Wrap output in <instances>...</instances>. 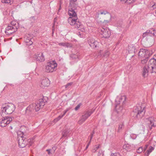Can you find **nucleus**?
<instances>
[{"label":"nucleus","mask_w":156,"mask_h":156,"mask_svg":"<svg viewBox=\"0 0 156 156\" xmlns=\"http://www.w3.org/2000/svg\"><path fill=\"white\" fill-rule=\"evenodd\" d=\"M148 53V50L143 48L140 49L138 52V56L140 58H147L146 55Z\"/></svg>","instance_id":"2eb2a0df"},{"label":"nucleus","mask_w":156,"mask_h":156,"mask_svg":"<svg viewBox=\"0 0 156 156\" xmlns=\"http://www.w3.org/2000/svg\"><path fill=\"white\" fill-rule=\"evenodd\" d=\"M124 123L123 122H121L119 126L118 129L117 130V132H120L122 129L124 128Z\"/></svg>","instance_id":"4be33fe9"},{"label":"nucleus","mask_w":156,"mask_h":156,"mask_svg":"<svg viewBox=\"0 0 156 156\" xmlns=\"http://www.w3.org/2000/svg\"><path fill=\"white\" fill-rule=\"evenodd\" d=\"M109 52L108 51H106L105 52V53L104 54V55L105 56L107 57V56H108L109 55Z\"/></svg>","instance_id":"c03bdc74"},{"label":"nucleus","mask_w":156,"mask_h":156,"mask_svg":"<svg viewBox=\"0 0 156 156\" xmlns=\"http://www.w3.org/2000/svg\"><path fill=\"white\" fill-rule=\"evenodd\" d=\"M104 153L102 150H100L98 152V156H104Z\"/></svg>","instance_id":"2f4dec72"},{"label":"nucleus","mask_w":156,"mask_h":156,"mask_svg":"<svg viewBox=\"0 0 156 156\" xmlns=\"http://www.w3.org/2000/svg\"><path fill=\"white\" fill-rule=\"evenodd\" d=\"M152 54V51H150L148 50V53L147 54V55H146V57H147V58H148L149 56L151 55Z\"/></svg>","instance_id":"e433bc0d"},{"label":"nucleus","mask_w":156,"mask_h":156,"mask_svg":"<svg viewBox=\"0 0 156 156\" xmlns=\"http://www.w3.org/2000/svg\"><path fill=\"white\" fill-rule=\"evenodd\" d=\"M56 19V18L54 19V20H55Z\"/></svg>","instance_id":"338daca9"},{"label":"nucleus","mask_w":156,"mask_h":156,"mask_svg":"<svg viewBox=\"0 0 156 156\" xmlns=\"http://www.w3.org/2000/svg\"><path fill=\"white\" fill-rule=\"evenodd\" d=\"M51 150V149H48L46 150V151L48 152V154H51L50 151Z\"/></svg>","instance_id":"6e6d98bb"},{"label":"nucleus","mask_w":156,"mask_h":156,"mask_svg":"<svg viewBox=\"0 0 156 156\" xmlns=\"http://www.w3.org/2000/svg\"><path fill=\"white\" fill-rule=\"evenodd\" d=\"M69 110V109H67L65 110L64 112V113L62 115H63V116H64L66 114L67 112Z\"/></svg>","instance_id":"8fccbe9b"},{"label":"nucleus","mask_w":156,"mask_h":156,"mask_svg":"<svg viewBox=\"0 0 156 156\" xmlns=\"http://www.w3.org/2000/svg\"><path fill=\"white\" fill-rule=\"evenodd\" d=\"M82 105L81 103H80L77 106H76L75 108V110L76 111L77 110L80 108V106Z\"/></svg>","instance_id":"a19ab883"},{"label":"nucleus","mask_w":156,"mask_h":156,"mask_svg":"<svg viewBox=\"0 0 156 156\" xmlns=\"http://www.w3.org/2000/svg\"><path fill=\"white\" fill-rule=\"evenodd\" d=\"M126 98L125 96H121L119 98H117L115 100L116 104L118 105L120 104L121 103L122 105L125 104Z\"/></svg>","instance_id":"f3484780"},{"label":"nucleus","mask_w":156,"mask_h":156,"mask_svg":"<svg viewBox=\"0 0 156 156\" xmlns=\"http://www.w3.org/2000/svg\"><path fill=\"white\" fill-rule=\"evenodd\" d=\"M136 136V135H134V134H132L131 135V137H132V136ZM136 136H135V138H134V137H133V139H135V138H136Z\"/></svg>","instance_id":"680f3d73"},{"label":"nucleus","mask_w":156,"mask_h":156,"mask_svg":"<svg viewBox=\"0 0 156 156\" xmlns=\"http://www.w3.org/2000/svg\"><path fill=\"white\" fill-rule=\"evenodd\" d=\"M2 2L3 3L9 4L11 2L10 0H2Z\"/></svg>","instance_id":"f704fd0d"},{"label":"nucleus","mask_w":156,"mask_h":156,"mask_svg":"<svg viewBox=\"0 0 156 156\" xmlns=\"http://www.w3.org/2000/svg\"><path fill=\"white\" fill-rule=\"evenodd\" d=\"M69 110V109H67L65 110L64 112V113L62 115H63V116H64L66 114L67 112Z\"/></svg>","instance_id":"864d4df0"},{"label":"nucleus","mask_w":156,"mask_h":156,"mask_svg":"<svg viewBox=\"0 0 156 156\" xmlns=\"http://www.w3.org/2000/svg\"><path fill=\"white\" fill-rule=\"evenodd\" d=\"M10 26L11 27H17V29L19 27L18 23L17 22L15 21H12Z\"/></svg>","instance_id":"5701e85b"},{"label":"nucleus","mask_w":156,"mask_h":156,"mask_svg":"<svg viewBox=\"0 0 156 156\" xmlns=\"http://www.w3.org/2000/svg\"><path fill=\"white\" fill-rule=\"evenodd\" d=\"M12 120V118L8 116L2 117L0 119V126L2 127L5 126Z\"/></svg>","instance_id":"6e6552de"},{"label":"nucleus","mask_w":156,"mask_h":156,"mask_svg":"<svg viewBox=\"0 0 156 156\" xmlns=\"http://www.w3.org/2000/svg\"><path fill=\"white\" fill-rule=\"evenodd\" d=\"M156 6L155 4L154 5L152 6V8H153V9H154L156 8Z\"/></svg>","instance_id":"bf43d9fd"},{"label":"nucleus","mask_w":156,"mask_h":156,"mask_svg":"<svg viewBox=\"0 0 156 156\" xmlns=\"http://www.w3.org/2000/svg\"><path fill=\"white\" fill-rule=\"evenodd\" d=\"M145 107L142 104H137L134 107L133 112L138 119L141 118L144 116L145 112Z\"/></svg>","instance_id":"7ed1b4c3"},{"label":"nucleus","mask_w":156,"mask_h":156,"mask_svg":"<svg viewBox=\"0 0 156 156\" xmlns=\"http://www.w3.org/2000/svg\"><path fill=\"white\" fill-rule=\"evenodd\" d=\"M117 26L120 27H122V23H121V24H119V25H117Z\"/></svg>","instance_id":"e2e57ef3"},{"label":"nucleus","mask_w":156,"mask_h":156,"mask_svg":"<svg viewBox=\"0 0 156 156\" xmlns=\"http://www.w3.org/2000/svg\"><path fill=\"white\" fill-rule=\"evenodd\" d=\"M47 97H43L37 101L35 103L32 104L27 107L25 110V114L26 115L33 117L35 115V112L42 108L47 102Z\"/></svg>","instance_id":"f03ea898"},{"label":"nucleus","mask_w":156,"mask_h":156,"mask_svg":"<svg viewBox=\"0 0 156 156\" xmlns=\"http://www.w3.org/2000/svg\"><path fill=\"white\" fill-rule=\"evenodd\" d=\"M61 9V5H60V7H59V8L58 9V12H59V11Z\"/></svg>","instance_id":"052dcab7"},{"label":"nucleus","mask_w":156,"mask_h":156,"mask_svg":"<svg viewBox=\"0 0 156 156\" xmlns=\"http://www.w3.org/2000/svg\"><path fill=\"white\" fill-rule=\"evenodd\" d=\"M21 133L22 135L18 136V142L19 147L20 148H23L27 144V139L23 136V135L24 134L23 132H22Z\"/></svg>","instance_id":"39448f33"},{"label":"nucleus","mask_w":156,"mask_h":156,"mask_svg":"<svg viewBox=\"0 0 156 156\" xmlns=\"http://www.w3.org/2000/svg\"><path fill=\"white\" fill-rule=\"evenodd\" d=\"M148 120V123L150 124L151 126V129L152 127L156 126V118L154 117H151L147 119Z\"/></svg>","instance_id":"a211bd4d"},{"label":"nucleus","mask_w":156,"mask_h":156,"mask_svg":"<svg viewBox=\"0 0 156 156\" xmlns=\"http://www.w3.org/2000/svg\"><path fill=\"white\" fill-rule=\"evenodd\" d=\"M27 144H28L30 146H31L34 143L33 140L30 139H27Z\"/></svg>","instance_id":"cd10ccee"},{"label":"nucleus","mask_w":156,"mask_h":156,"mask_svg":"<svg viewBox=\"0 0 156 156\" xmlns=\"http://www.w3.org/2000/svg\"><path fill=\"white\" fill-rule=\"evenodd\" d=\"M93 112V111H87L85 112L80 117V120L78 122V123L80 125L82 124L90 116Z\"/></svg>","instance_id":"0eeeda50"},{"label":"nucleus","mask_w":156,"mask_h":156,"mask_svg":"<svg viewBox=\"0 0 156 156\" xmlns=\"http://www.w3.org/2000/svg\"><path fill=\"white\" fill-rule=\"evenodd\" d=\"M73 84L72 83H67L65 86V88H69Z\"/></svg>","instance_id":"79ce46f5"},{"label":"nucleus","mask_w":156,"mask_h":156,"mask_svg":"<svg viewBox=\"0 0 156 156\" xmlns=\"http://www.w3.org/2000/svg\"><path fill=\"white\" fill-rule=\"evenodd\" d=\"M70 58L73 60L79 59V53H76V54H72L70 55Z\"/></svg>","instance_id":"412c9836"},{"label":"nucleus","mask_w":156,"mask_h":156,"mask_svg":"<svg viewBox=\"0 0 156 156\" xmlns=\"http://www.w3.org/2000/svg\"><path fill=\"white\" fill-rule=\"evenodd\" d=\"M144 151V149H143L142 147H139L138 149L136 151L138 153L140 154Z\"/></svg>","instance_id":"c756f323"},{"label":"nucleus","mask_w":156,"mask_h":156,"mask_svg":"<svg viewBox=\"0 0 156 156\" xmlns=\"http://www.w3.org/2000/svg\"><path fill=\"white\" fill-rule=\"evenodd\" d=\"M100 145H96L93 147L91 151L93 153H95L97 151L100 147Z\"/></svg>","instance_id":"393cba45"},{"label":"nucleus","mask_w":156,"mask_h":156,"mask_svg":"<svg viewBox=\"0 0 156 156\" xmlns=\"http://www.w3.org/2000/svg\"><path fill=\"white\" fill-rule=\"evenodd\" d=\"M49 84L50 81L47 78H45L41 80L39 84L40 87L42 88L48 86Z\"/></svg>","instance_id":"f8f14e48"},{"label":"nucleus","mask_w":156,"mask_h":156,"mask_svg":"<svg viewBox=\"0 0 156 156\" xmlns=\"http://www.w3.org/2000/svg\"><path fill=\"white\" fill-rule=\"evenodd\" d=\"M93 134H90L89 136V137H90V141H89V143H90L91 140L92 139V138H93Z\"/></svg>","instance_id":"a18cd8bd"},{"label":"nucleus","mask_w":156,"mask_h":156,"mask_svg":"<svg viewBox=\"0 0 156 156\" xmlns=\"http://www.w3.org/2000/svg\"><path fill=\"white\" fill-rule=\"evenodd\" d=\"M17 30V27H14L10 26H8L5 28V32L6 35H10L15 32Z\"/></svg>","instance_id":"9b49d317"},{"label":"nucleus","mask_w":156,"mask_h":156,"mask_svg":"<svg viewBox=\"0 0 156 156\" xmlns=\"http://www.w3.org/2000/svg\"><path fill=\"white\" fill-rule=\"evenodd\" d=\"M69 110V109H67L65 110L64 112V113L62 115H63V116H64L66 114L67 112Z\"/></svg>","instance_id":"603ef678"},{"label":"nucleus","mask_w":156,"mask_h":156,"mask_svg":"<svg viewBox=\"0 0 156 156\" xmlns=\"http://www.w3.org/2000/svg\"><path fill=\"white\" fill-rule=\"evenodd\" d=\"M69 110V109H67L65 110L64 112V113L62 115H63V116H64L66 114L67 112Z\"/></svg>","instance_id":"09e8293b"},{"label":"nucleus","mask_w":156,"mask_h":156,"mask_svg":"<svg viewBox=\"0 0 156 156\" xmlns=\"http://www.w3.org/2000/svg\"><path fill=\"white\" fill-rule=\"evenodd\" d=\"M90 143H89V142L88 143V144H87V146H86V147L85 149V150H86L88 148V147H89V144H90Z\"/></svg>","instance_id":"4d7b16f0"},{"label":"nucleus","mask_w":156,"mask_h":156,"mask_svg":"<svg viewBox=\"0 0 156 156\" xmlns=\"http://www.w3.org/2000/svg\"><path fill=\"white\" fill-rule=\"evenodd\" d=\"M110 156H121L119 153H111Z\"/></svg>","instance_id":"72a5a7b5"},{"label":"nucleus","mask_w":156,"mask_h":156,"mask_svg":"<svg viewBox=\"0 0 156 156\" xmlns=\"http://www.w3.org/2000/svg\"><path fill=\"white\" fill-rule=\"evenodd\" d=\"M68 132L66 131H64L62 133V137H65L68 136Z\"/></svg>","instance_id":"7c9ffc66"},{"label":"nucleus","mask_w":156,"mask_h":156,"mask_svg":"<svg viewBox=\"0 0 156 156\" xmlns=\"http://www.w3.org/2000/svg\"><path fill=\"white\" fill-rule=\"evenodd\" d=\"M69 110V109H67L65 110L64 112V113L62 115H63V116H64L66 114L67 112Z\"/></svg>","instance_id":"3c124183"},{"label":"nucleus","mask_w":156,"mask_h":156,"mask_svg":"<svg viewBox=\"0 0 156 156\" xmlns=\"http://www.w3.org/2000/svg\"><path fill=\"white\" fill-rule=\"evenodd\" d=\"M29 36L28 35V36ZM32 38L30 36H26L25 37L24 41L26 44L27 45H31L33 44V42L31 41Z\"/></svg>","instance_id":"6ab92c4d"},{"label":"nucleus","mask_w":156,"mask_h":156,"mask_svg":"<svg viewBox=\"0 0 156 156\" xmlns=\"http://www.w3.org/2000/svg\"><path fill=\"white\" fill-rule=\"evenodd\" d=\"M57 149V147L56 146H54L52 147V149L51 150L53 152V153H54L55 151Z\"/></svg>","instance_id":"49530a36"},{"label":"nucleus","mask_w":156,"mask_h":156,"mask_svg":"<svg viewBox=\"0 0 156 156\" xmlns=\"http://www.w3.org/2000/svg\"><path fill=\"white\" fill-rule=\"evenodd\" d=\"M154 57L151 58L149 61V64H151L152 73H156V54L154 55Z\"/></svg>","instance_id":"1a4fd4ad"},{"label":"nucleus","mask_w":156,"mask_h":156,"mask_svg":"<svg viewBox=\"0 0 156 156\" xmlns=\"http://www.w3.org/2000/svg\"><path fill=\"white\" fill-rule=\"evenodd\" d=\"M143 59L141 60V63L143 64L146 63L148 60V58H143Z\"/></svg>","instance_id":"c85d7f7f"},{"label":"nucleus","mask_w":156,"mask_h":156,"mask_svg":"<svg viewBox=\"0 0 156 156\" xmlns=\"http://www.w3.org/2000/svg\"><path fill=\"white\" fill-rule=\"evenodd\" d=\"M108 14L110 16L111 15L106 10H100L98 14L99 15H106V14Z\"/></svg>","instance_id":"a878e982"},{"label":"nucleus","mask_w":156,"mask_h":156,"mask_svg":"<svg viewBox=\"0 0 156 156\" xmlns=\"http://www.w3.org/2000/svg\"><path fill=\"white\" fill-rule=\"evenodd\" d=\"M77 0H70V4L68 9V15L70 16L68 19V23L72 26L81 30L83 28V26L80 21L77 17V9L80 8L77 2Z\"/></svg>","instance_id":"f257e3e1"},{"label":"nucleus","mask_w":156,"mask_h":156,"mask_svg":"<svg viewBox=\"0 0 156 156\" xmlns=\"http://www.w3.org/2000/svg\"><path fill=\"white\" fill-rule=\"evenodd\" d=\"M151 153L147 151L145 153L144 156H148Z\"/></svg>","instance_id":"de8ad7c7"},{"label":"nucleus","mask_w":156,"mask_h":156,"mask_svg":"<svg viewBox=\"0 0 156 156\" xmlns=\"http://www.w3.org/2000/svg\"><path fill=\"white\" fill-rule=\"evenodd\" d=\"M63 116V115H59L57 118L54 120H56V122L58 121L61 118H62Z\"/></svg>","instance_id":"ea45409f"},{"label":"nucleus","mask_w":156,"mask_h":156,"mask_svg":"<svg viewBox=\"0 0 156 156\" xmlns=\"http://www.w3.org/2000/svg\"><path fill=\"white\" fill-rule=\"evenodd\" d=\"M30 19H31V20H35V18L34 17V16H32L30 18Z\"/></svg>","instance_id":"13d9d810"},{"label":"nucleus","mask_w":156,"mask_h":156,"mask_svg":"<svg viewBox=\"0 0 156 156\" xmlns=\"http://www.w3.org/2000/svg\"><path fill=\"white\" fill-rule=\"evenodd\" d=\"M105 21H106L107 23H108L109 22V21H108L107 20H105Z\"/></svg>","instance_id":"69168bd1"},{"label":"nucleus","mask_w":156,"mask_h":156,"mask_svg":"<svg viewBox=\"0 0 156 156\" xmlns=\"http://www.w3.org/2000/svg\"><path fill=\"white\" fill-rule=\"evenodd\" d=\"M150 65L148 66L146 65L145 66L143 69V74L142 76L143 77H145L148 75V73L149 70V69L151 68L152 69L151 64H150Z\"/></svg>","instance_id":"4468645a"},{"label":"nucleus","mask_w":156,"mask_h":156,"mask_svg":"<svg viewBox=\"0 0 156 156\" xmlns=\"http://www.w3.org/2000/svg\"><path fill=\"white\" fill-rule=\"evenodd\" d=\"M151 36V32L150 30H147L146 32L143 33L142 35V37H146V39L147 38V37Z\"/></svg>","instance_id":"aec40b11"},{"label":"nucleus","mask_w":156,"mask_h":156,"mask_svg":"<svg viewBox=\"0 0 156 156\" xmlns=\"http://www.w3.org/2000/svg\"><path fill=\"white\" fill-rule=\"evenodd\" d=\"M34 57L37 61L41 62L45 60L44 56L42 52H40L37 55H35Z\"/></svg>","instance_id":"dca6fc26"},{"label":"nucleus","mask_w":156,"mask_h":156,"mask_svg":"<svg viewBox=\"0 0 156 156\" xmlns=\"http://www.w3.org/2000/svg\"><path fill=\"white\" fill-rule=\"evenodd\" d=\"M1 109L3 115V113L6 115L10 114L14 111L15 106L12 103L5 104L2 105Z\"/></svg>","instance_id":"20e7f679"},{"label":"nucleus","mask_w":156,"mask_h":156,"mask_svg":"<svg viewBox=\"0 0 156 156\" xmlns=\"http://www.w3.org/2000/svg\"><path fill=\"white\" fill-rule=\"evenodd\" d=\"M154 147L152 146H150L149 147V149L147 150V151H148L150 153H151L154 150Z\"/></svg>","instance_id":"58836bf2"},{"label":"nucleus","mask_w":156,"mask_h":156,"mask_svg":"<svg viewBox=\"0 0 156 156\" xmlns=\"http://www.w3.org/2000/svg\"><path fill=\"white\" fill-rule=\"evenodd\" d=\"M72 47V45L71 44L69 43L66 42V48H71Z\"/></svg>","instance_id":"c9c22d12"},{"label":"nucleus","mask_w":156,"mask_h":156,"mask_svg":"<svg viewBox=\"0 0 156 156\" xmlns=\"http://www.w3.org/2000/svg\"><path fill=\"white\" fill-rule=\"evenodd\" d=\"M123 148L127 151H128L131 149V146L128 144H125L123 146Z\"/></svg>","instance_id":"b1692460"},{"label":"nucleus","mask_w":156,"mask_h":156,"mask_svg":"<svg viewBox=\"0 0 156 156\" xmlns=\"http://www.w3.org/2000/svg\"><path fill=\"white\" fill-rule=\"evenodd\" d=\"M88 42L92 48H94L98 47V42L92 38H90L88 39Z\"/></svg>","instance_id":"ddd939ff"},{"label":"nucleus","mask_w":156,"mask_h":156,"mask_svg":"<svg viewBox=\"0 0 156 156\" xmlns=\"http://www.w3.org/2000/svg\"><path fill=\"white\" fill-rule=\"evenodd\" d=\"M101 34L102 37L105 38H108L111 35V32L109 30L107 27H102L101 29Z\"/></svg>","instance_id":"9d476101"},{"label":"nucleus","mask_w":156,"mask_h":156,"mask_svg":"<svg viewBox=\"0 0 156 156\" xmlns=\"http://www.w3.org/2000/svg\"><path fill=\"white\" fill-rule=\"evenodd\" d=\"M57 66V64L55 61L48 62L45 67V71L48 73L52 72Z\"/></svg>","instance_id":"423d86ee"},{"label":"nucleus","mask_w":156,"mask_h":156,"mask_svg":"<svg viewBox=\"0 0 156 156\" xmlns=\"http://www.w3.org/2000/svg\"><path fill=\"white\" fill-rule=\"evenodd\" d=\"M122 3L127 2L129 4L133 3L135 2L136 0H120Z\"/></svg>","instance_id":"bb28decb"},{"label":"nucleus","mask_w":156,"mask_h":156,"mask_svg":"<svg viewBox=\"0 0 156 156\" xmlns=\"http://www.w3.org/2000/svg\"><path fill=\"white\" fill-rule=\"evenodd\" d=\"M95 133V132L94 131V130L93 131V132L92 133H91V134H93V135H94V133Z\"/></svg>","instance_id":"0e129e2a"},{"label":"nucleus","mask_w":156,"mask_h":156,"mask_svg":"<svg viewBox=\"0 0 156 156\" xmlns=\"http://www.w3.org/2000/svg\"><path fill=\"white\" fill-rule=\"evenodd\" d=\"M11 128L12 129V127L11 126Z\"/></svg>","instance_id":"774afa93"},{"label":"nucleus","mask_w":156,"mask_h":156,"mask_svg":"<svg viewBox=\"0 0 156 156\" xmlns=\"http://www.w3.org/2000/svg\"><path fill=\"white\" fill-rule=\"evenodd\" d=\"M140 130H141L143 132H144L145 131V128L144 126L143 125H141L140 126Z\"/></svg>","instance_id":"4c0bfd02"},{"label":"nucleus","mask_w":156,"mask_h":156,"mask_svg":"<svg viewBox=\"0 0 156 156\" xmlns=\"http://www.w3.org/2000/svg\"><path fill=\"white\" fill-rule=\"evenodd\" d=\"M151 32V36L153 35V36H156V30L154 29H151L150 30Z\"/></svg>","instance_id":"473e14b6"},{"label":"nucleus","mask_w":156,"mask_h":156,"mask_svg":"<svg viewBox=\"0 0 156 156\" xmlns=\"http://www.w3.org/2000/svg\"><path fill=\"white\" fill-rule=\"evenodd\" d=\"M148 145L147 144H146L145 145V147H144V151H145L147 148V147H148Z\"/></svg>","instance_id":"5fc2aeb1"},{"label":"nucleus","mask_w":156,"mask_h":156,"mask_svg":"<svg viewBox=\"0 0 156 156\" xmlns=\"http://www.w3.org/2000/svg\"><path fill=\"white\" fill-rule=\"evenodd\" d=\"M66 42H61L58 43V45L60 46H62L66 47Z\"/></svg>","instance_id":"37998d69"}]
</instances>
